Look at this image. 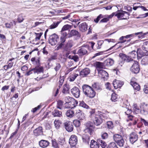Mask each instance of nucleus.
Wrapping results in <instances>:
<instances>
[{"label":"nucleus","mask_w":148,"mask_h":148,"mask_svg":"<svg viewBox=\"0 0 148 148\" xmlns=\"http://www.w3.org/2000/svg\"><path fill=\"white\" fill-rule=\"evenodd\" d=\"M40 57L37 58H32L31 60L32 64L35 66V67L33 69V70L34 71V74L37 73L38 74L44 72V67L40 66Z\"/></svg>","instance_id":"f257e3e1"},{"label":"nucleus","mask_w":148,"mask_h":148,"mask_svg":"<svg viewBox=\"0 0 148 148\" xmlns=\"http://www.w3.org/2000/svg\"><path fill=\"white\" fill-rule=\"evenodd\" d=\"M137 52L135 50H134L129 53L128 56H127L123 53H121L119 54V56L120 58L124 60L127 62H133L135 61L133 60V58L137 57Z\"/></svg>","instance_id":"f03ea898"},{"label":"nucleus","mask_w":148,"mask_h":148,"mask_svg":"<svg viewBox=\"0 0 148 148\" xmlns=\"http://www.w3.org/2000/svg\"><path fill=\"white\" fill-rule=\"evenodd\" d=\"M82 88L83 92L86 96L90 98H93L95 97L96 93L91 86L85 84L82 86Z\"/></svg>","instance_id":"7ed1b4c3"},{"label":"nucleus","mask_w":148,"mask_h":148,"mask_svg":"<svg viewBox=\"0 0 148 148\" xmlns=\"http://www.w3.org/2000/svg\"><path fill=\"white\" fill-rule=\"evenodd\" d=\"M59 40L58 36L54 34L49 36V43L52 45H54L57 43Z\"/></svg>","instance_id":"20e7f679"},{"label":"nucleus","mask_w":148,"mask_h":148,"mask_svg":"<svg viewBox=\"0 0 148 148\" xmlns=\"http://www.w3.org/2000/svg\"><path fill=\"white\" fill-rule=\"evenodd\" d=\"M86 128L84 130V132L86 133H88L90 135L92 134L93 130L94 128L93 124L90 122L86 123L85 124Z\"/></svg>","instance_id":"39448f33"},{"label":"nucleus","mask_w":148,"mask_h":148,"mask_svg":"<svg viewBox=\"0 0 148 148\" xmlns=\"http://www.w3.org/2000/svg\"><path fill=\"white\" fill-rule=\"evenodd\" d=\"M132 62L133 64L130 68L131 71L135 74L138 73L140 70L138 63L136 61Z\"/></svg>","instance_id":"423d86ee"},{"label":"nucleus","mask_w":148,"mask_h":148,"mask_svg":"<svg viewBox=\"0 0 148 148\" xmlns=\"http://www.w3.org/2000/svg\"><path fill=\"white\" fill-rule=\"evenodd\" d=\"M64 125L65 129L68 132H71L73 131V127L72 122L67 121L64 123Z\"/></svg>","instance_id":"0eeeda50"},{"label":"nucleus","mask_w":148,"mask_h":148,"mask_svg":"<svg viewBox=\"0 0 148 148\" xmlns=\"http://www.w3.org/2000/svg\"><path fill=\"white\" fill-rule=\"evenodd\" d=\"M77 137L75 135H72L71 136L69 143L71 146L72 147L75 146L77 144Z\"/></svg>","instance_id":"6e6552de"},{"label":"nucleus","mask_w":148,"mask_h":148,"mask_svg":"<svg viewBox=\"0 0 148 148\" xmlns=\"http://www.w3.org/2000/svg\"><path fill=\"white\" fill-rule=\"evenodd\" d=\"M138 137L137 134L135 132H132L129 136V140L130 142L133 144L138 139Z\"/></svg>","instance_id":"1a4fd4ad"},{"label":"nucleus","mask_w":148,"mask_h":148,"mask_svg":"<svg viewBox=\"0 0 148 148\" xmlns=\"http://www.w3.org/2000/svg\"><path fill=\"white\" fill-rule=\"evenodd\" d=\"M79 30L82 32L86 31L88 28V25L86 22H83L80 23L79 22L77 23Z\"/></svg>","instance_id":"9d476101"},{"label":"nucleus","mask_w":148,"mask_h":148,"mask_svg":"<svg viewBox=\"0 0 148 148\" xmlns=\"http://www.w3.org/2000/svg\"><path fill=\"white\" fill-rule=\"evenodd\" d=\"M88 49V47L87 46H82L80 47L77 52L80 55H84L87 53Z\"/></svg>","instance_id":"9b49d317"},{"label":"nucleus","mask_w":148,"mask_h":148,"mask_svg":"<svg viewBox=\"0 0 148 148\" xmlns=\"http://www.w3.org/2000/svg\"><path fill=\"white\" fill-rule=\"evenodd\" d=\"M112 84L115 89L121 88L123 84V82L121 81L115 79L113 82Z\"/></svg>","instance_id":"f8f14e48"},{"label":"nucleus","mask_w":148,"mask_h":148,"mask_svg":"<svg viewBox=\"0 0 148 148\" xmlns=\"http://www.w3.org/2000/svg\"><path fill=\"white\" fill-rule=\"evenodd\" d=\"M71 92L72 94L76 98L79 97L80 91L77 87H74L71 89Z\"/></svg>","instance_id":"ddd939ff"},{"label":"nucleus","mask_w":148,"mask_h":148,"mask_svg":"<svg viewBox=\"0 0 148 148\" xmlns=\"http://www.w3.org/2000/svg\"><path fill=\"white\" fill-rule=\"evenodd\" d=\"M34 134L37 136L43 134L42 128V127H39L33 131Z\"/></svg>","instance_id":"4468645a"},{"label":"nucleus","mask_w":148,"mask_h":148,"mask_svg":"<svg viewBox=\"0 0 148 148\" xmlns=\"http://www.w3.org/2000/svg\"><path fill=\"white\" fill-rule=\"evenodd\" d=\"M91 120L93 121L94 125L97 126L99 125L103 122V120L102 119L99 117V118H97L95 117L92 119Z\"/></svg>","instance_id":"2eb2a0df"},{"label":"nucleus","mask_w":148,"mask_h":148,"mask_svg":"<svg viewBox=\"0 0 148 148\" xmlns=\"http://www.w3.org/2000/svg\"><path fill=\"white\" fill-rule=\"evenodd\" d=\"M90 72V70L88 68H86L81 71L80 73L81 77H84L87 76Z\"/></svg>","instance_id":"dca6fc26"},{"label":"nucleus","mask_w":148,"mask_h":148,"mask_svg":"<svg viewBox=\"0 0 148 148\" xmlns=\"http://www.w3.org/2000/svg\"><path fill=\"white\" fill-rule=\"evenodd\" d=\"M74 36L80 37V35L78 32L75 30H71L69 33L68 34V37L69 38Z\"/></svg>","instance_id":"f3484780"},{"label":"nucleus","mask_w":148,"mask_h":148,"mask_svg":"<svg viewBox=\"0 0 148 148\" xmlns=\"http://www.w3.org/2000/svg\"><path fill=\"white\" fill-rule=\"evenodd\" d=\"M39 145L41 147L44 148L47 147L49 143L48 140H42L39 142Z\"/></svg>","instance_id":"a211bd4d"},{"label":"nucleus","mask_w":148,"mask_h":148,"mask_svg":"<svg viewBox=\"0 0 148 148\" xmlns=\"http://www.w3.org/2000/svg\"><path fill=\"white\" fill-rule=\"evenodd\" d=\"M137 53V57L138 58H140L143 56H148V52H143L140 49H138Z\"/></svg>","instance_id":"6ab92c4d"},{"label":"nucleus","mask_w":148,"mask_h":148,"mask_svg":"<svg viewBox=\"0 0 148 148\" xmlns=\"http://www.w3.org/2000/svg\"><path fill=\"white\" fill-rule=\"evenodd\" d=\"M97 114L98 115L99 117L101 119L103 118L106 119L108 118V113L106 112H103L98 111L97 112Z\"/></svg>","instance_id":"aec40b11"},{"label":"nucleus","mask_w":148,"mask_h":148,"mask_svg":"<svg viewBox=\"0 0 148 148\" xmlns=\"http://www.w3.org/2000/svg\"><path fill=\"white\" fill-rule=\"evenodd\" d=\"M114 61L112 59L109 58L107 59L104 62L105 66H110L112 65L114 63Z\"/></svg>","instance_id":"412c9836"},{"label":"nucleus","mask_w":148,"mask_h":148,"mask_svg":"<svg viewBox=\"0 0 148 148\" xmlns=\"http://www.w3.org/2000/svg\"><path fill=\"white\" fill-rule=\"evenodd\" d=\"M98 73L99 75L102 78H105L108 76V73L105 71L103 70H98Z\"/></svg>","instance_id":"4be33fe9"},{"label":"nucleus","mask_w":148,"mask_h":148,"mask_svg":"<svg viewBox=\"0 0 148 148\" xmlns=\"http://www.w3.org/2000/svg\"><path fill=\"white\" fill-rule=\"evenodd\" d=\"M90 148H99V144L98 142L95 141L93 140L91 141L90 145Z\"/></svg>","instance_id":"5701e85b"},{"label":"nucleus","mask_w":148,"mask_h":148,"mask_svg":"<svg viewBox=\"0 0 148 148\" xmlns=\"http://www.w3.org/2000/svg\"><path fill=\"white\" fill-rule=\"evenodd\" d=\"M75 115L80 120H83L84 118V114H82V112L80 110H77Z\"/></svg>","instance_id":"b1692460"},{"label":"nucleus","mask_w":148,"mask_h":148,"mask_svg":"<svg viewBox=\"0 0 148 148\" xmlns=\"http://www.w3.org/2000/svg\"><path fill=\"white\" fill-rule=\"evenodd\" d=\"M130 84L133 86L134 90L138 91L140 89V87L139 85L136 82L131 81L130 82Z\"/></svg>","instance_id":"393cba45"},{"label":"nucleus","mask_w":148,"mask_h":148,"mask_svg":"<svg viewBox=\"0 0 148 148\" xmlns=\"http://www.w3.org/2000/svg\"><path fill=\"white\" fill-rule=\"evenodd\" d=\"M97 141L102 148H108L105 142L104 141H103L101 139H98Z\"/></svg>","instance_id":"a878e982"},{"label":"nucleus","mask_w":148,"mask_h":148,"mask_svg":"<svg viewBox=\"0 0 148 148\" xmlns=\"http://www.w3.org/2000/svg\"><path fill=\"white\" fill-rule=\"evenodd\" d=\"M52 114L54 117H60L62 116V112L57 110H55L52 112Z\"/></svg>","instance_id":"bb28decb"},{"label":"nucleus","mask_w":148,"mask_h":148,"mask_svg":"<svg viewBox=\"0 0 148 148\" xmlns=\"http://www.w3.org/2000/svg\"><path fill=\"white\" fill-rule=\"evenodd\" d=\"M141 63L145 65H148V56H146L144 57L141 61Z\"/></svg>","instance_id":"cd10ccee"},{"label":"nucleus","mask_w":148,"mask_h":148,"mask_svg":"<svg viewBox=\"0 0 148 148\" xmlns=\"http://www.w3.org/2000/svg\"><path fill=\"white\" fill-rule=\"evenodd\" d=\"M117 144L120 147H122L124 146L125 144V141L123 137L116 142Z\"/></svg>","instance_id":"c85d7f7f"},{"label":"nucleus","mask_w":148,"mask_h":148,"mask_svg":"<svg viewBox=\"0 0 148 148\" xmlns=\"http://www.w3.org/2000/svg\"><path fill=\"white\" fill-rule=\"evenodd\" d=\"M66 116L70 118H72L74 115V113L73 111L69 110L67 111L66 113Z\"/></svg>","instance_id":"c756f323"},{"label":"nucleus","mask_w":148,"mask_h":148,"mask_svg":"<svg viewBox=\"0 0 148 148\" xmlns=\"http://www.w3.org/2000/svg\"><path fill=\"white\" fill-rule=\"evenodd\" d=\"M96 68L98 69L103 68L105 66L104 62L103 63L96 62L95 63Z\"/></svg>","instance_id":"7c9ffc66"},{"label":"nucleus","mask_w":148,"mask_h":148,"mask_svg":"<svg viewBox=\"0 0 148 148\" xmlns=\"http://www.w3.org/2000/svg\"><path fill=\"white\" fill-rule=\"evenodd\" d=\"M79 106L86 109H89V107L83 101H80L79 102Z\"/></svg>","instance_id":"2f4dec72"},{"label":"nucleus","mask_w":148,"mask_h":148,"mask_svg":"<svg viewBox=\"0 0 148 148\" xmlns=\"http://www.w3.org/2000/svg\"><path fill=\"white\" fill-rule=\"evenodd\" d=\"M83 141L85 143H88L90 140V137L88 135L85 134L82 136Z\"/></svg>","instance_id":"473e14b6"},{"label":"nucleus","mask_w":148,"mask_h":148,"mask_svg":"<svg viewBox=\"0 0 148 148\" xmlns=\"http://www.w3.org/2000/svg\"><path fill=\"white\" fill-rule=\"evenodd\" d=\"M69 85L68 84H65L64 86L62 92L64 93H68L69 92Z\"/></svg>","instance_id":"72a5a7b5"},{"label":"nucleus","mask_w":148,"mask_h":148,"mask_svg":"<svg viewBox=\"0 0 148 148\" xmlns=\"http://www.w3.org/2000/svg\"><path fill=\"white\" fill-rule=\"evenodd\" d=\"M142 49L146 52H148V41L143 43L142 47Z\"/></svg>","instance_id":"f704fd0d"},{"label":"nucleus","mask_w":148,"mask_h":148,"mask_svg":"<svg viewBox=\"0 0 148 148\" xmlns=\"http://www.w3.org/2000/svg\"><path fill=\"white\" fill-rule=\"evenodd\" d=\"M122 13H123L122 17H123L122 19H127L129 18V16L130 15V14L126 11H122Z\"/></svg>","instance_id":"c9c22d12"},{"label":"nucleus","mask_w":148,"mask_h":148,"mask_svg":"<svg viewBox=\"0 0 148 148\" xmlns=\"http://www.w3.org/2000/svg\"><path fill=\"white\" fill-rule=\"evenodd\" d=\"M122 137L121 136L118 134H115L113 136L114 140L116 143Z\"/></svg>","instance_id":"e433bc0d"},{"label":"nucleus","mask_w":148,"mask_h":148,"mask_svg":"<svg viewBox=\"0 0 148 148\" xmlns=\"http://www.w3.org/2000/svg\"><path fill=\"white\" fill-rule=\"evenodd\" d=\"M72 27V26L69 25H66L63 26L61 30L62 31H64L71 29Z\"/></svg>","instance_id":"4c0bfd02"},{"label":"nucleus","mask_w":148,"mask_h":148,"mask_svg":"<svg viewBox=\"0 0 148 148\" xmlns=\"http://www.w3.org/2000/svg\"><path fill=\"white\" fill-rule=\"evenodd\" d=\"M134 112L136 114H138L139 112H140V110L138 108L136 104L134 105V107L133 108Z\"/></svg>","instance_id":"58836bf2"},{"label":"nucleus","mask_w":148,"mask_h":148,"mask_svg":"<svg viewBox=\"0 0 148 148\" xmlns=\"http://www.w3.org/2000/svg\"><path fill=\"white\" fill-rule=\"evenodd\" d=\"M64 100L66 103H70L73 101L74 100V99L70 97H65Z\"/></svg>","instance_id":"ea45409f"},{"label":"nucleus","mask_w":148,"mask_h":148,"mask_svg":"<svg viewBox=\"0 0 148 148\" xmlns=\"http://www.w3.org/2000/svg\"><path fill=\"white\" fill-rule=\"evenodd\" d=\"M35 34L36 35V37L35 39V41H37L40 39V38L43 34L42 32L40 33H35Z\"/></svg>","instance_id":"a19ab883"},{"label":"nucleus","mask_w":148,"mask_h":148,"mask_svg":"<svg viewBox=\"0 0 148 148\" xmlns=\"http://www.w3.org/2000/svg\"><path fill=\"white\" fill-rule=\"evenodd\" d=\"M52 146L54 148H59L58 144L55 139L52 140H51Z\"/></svg>","instance_id":"79ce46f5"},{"label":"nucleus","mask_w":148,"mask_h":148,"mask_svg":"<svg viewBox=\"0 0 148 148\" xmlns=\"http://www.w3.org/2000/svg\"><path fill=\"white\" fill-rule=\"evenodd\" d=\"M107 127L109 129H112L114 127V125L112 121H109L107 122Z\"/></svg>","instance_id":"37998d69"},{"label":"nucleus","mask_w":148,"mask_h":148,"mask_svg":"<svg viewBox=\"0 0 148 148\" xmlns=\"http://www.w3.org/2000/svg\"><path fill=\"white\" fill-rule=\"evenodd\" d=\"M92 86L93 88L95 89L96 90L100 91L101 90V88L99 85L96 83H94L92 85Z\"/></svg>","instance_id":"c03bdc74"},{"label":"nucleus","mask_w":148,"mask_h":148,"mask_svg":"<svg viewBox=\"0 0 148 148\" xmlns=\"http://www.w3.org/2000/svg\"><path fill=\"white\" fill-rule=\"evenodd\" d=\"M54 123L56 128L57 129H59L60 126V121L58 120H56L54 121Z\"/></svg>","instance_id":"a18cd8bd"},{"label":"nucleus","mask_w":148,"mask_h":148,"mask_svg":"<svg viewBox=\"0 0 148 148\" xmlns=\"http://www.w3.org/2000/svg\"><path fill=\"white\" fill-rule=\"evenodd\" d=\"M108 148H118L117 145L114 142L110 143L108 145Z\"/></svg>","instance_id":"49530a36"},{"label":"nucleus","mask_w":148,"mask_h":148,"mask_svg":"<svg viewBox=\"0 0 148 148\" xmlns=\"http://www.w3.org/2000/svg\"><path fill=\"white\" fill-rule=\"evenodd\" d=\"M78 101H77L74 99V100L73 101L71 102L70 103L71 105V107H72V109L75 107L78 104Z\"/></svg>","instance_id":"de8ad7c7"},{"label":"nucleus","mask_w":148,"mask_h":148,"mask_svg":"<svg viewBox=\"0 0 148 148\" xmlns=\"http://www.w3.org/2000/svg\"><path fill=\"white\" fill-rule=\"evenodd\" d=\"M95 110L94 109H91V110L90 111V116L91 119L95 117Z\"/></svg>","instance_id":"09e8293b"},{"label":"nucleus","mask_w":148,"mask_h":148,"mask_svg":"<svg viewBox=\"0 0 148 148\" xmlns=\"http://www.w3.org/2000/svg\"><path fill=\"white\" fill-rule=\"evenodd\" d=\"M73 123L76 127H79L80 125V121L77 120H75L73 121Z\"/></svg>","instance_id":"8fccbe9b"},{"label":"nucleus","mask_w":148,"mask_h":148,"mask_svg":"<svg viewBox=\"0 0 148 148\" xmlns=\"http://www.w3.org/2000/svg\"><path fill=\"white\" fill-rule=\"evenodd\" d=\"M64 45V44L59 42L57 45V47L56 50H58L60 49H61L63 47Z\"/></svg>","instance_id":"3c124183"},{"label":"nucleus","mask_w":148,"mask_h":148,"mask_svg":"<svg viewBox=\"0 0 148 148\" xmlns=\"http://www.w3.org/2000/svg\"><path fill=\"white\" fill-rule=\"evenodd\" d=\"M115 93H113L112 95L111 100L112 101L115 102L117 101V97Z\"/></svg>","instance_id":"603ef678"},{"label":"nucleus","mask_w":148,"mask_h":148,"mask_svg":"<svg viewBox=\"0 0 148 148\" xmlns=\"http://www.w3.org/2000/svg\"><path fill=\"white\" fill-rule=\"evenodd\" d=\"M63 105V102L61 100H59L58 101L57 108L60 110L62 109V107Z\"/></svg>","instance_id":"864d4df0"},{"label":"nucleus","mask_w":148,"mask_h":148,"mask_svg":"<svg viewBox=\"0 0 148 148\" xmlns=\"http://www.w3.org/2000/svg\"><path fill=\"white\" fill-rule=\"evenodd\" d=\"M24 19L22 15H19L17 18V21L18 23H21L23 21Z\"/></svg>","instance_id":"5fc2aeb1"},{"label":"nucleus","mask_w":148,"mask_h":148,"mask_svg":"<svg viewBox=\"0 0 148 148\" xmlns=\"http://www.w3.org/2000/svg\"><path fill=\"white\" fill-rule=\"evenodd\" d=\"M59 23L58 22L56 23H53L49 27L50 29H53L55 28L56 27H57V26L59 24Z\"/></svg>","instance_id":"6e6d98bb"},{"label":"nucleus","mask_w":148,"mask_h":148,"mask_svg":"<svg viewBox=\"0 0 148 148\" xmlns=\"http://www.w3.org/2000/svg\"><path fill=\"white\" fill-rule=\"evenodd\" d=\"M71 105L70 103H65L64 104V107L65 108H71L72 109V107H71Z\"/></svg>","instance_id":"4d7b16f0"},{"label":"nucleus","mask_w":148,"mask_h":148,"mask_svg":"<svg viewBox=\"0 0 148 148\" xmlns=\"http://www.w3.org/2000/svg\"><path fill=\"white\" fill-rule=\"evenodd\" d=\"M115 16H116L118 18H122L123 13L122 12H115Z\"/></svg>","instance_id":"13d9d810"},{"label":"nucleus","mask_w":148,"mask_h":148,"mask_svg":"<svg viewBox=\"0 0 148 148\" xmlns=\"http://www.w3.org/2000/svg\"><path fill=\"white\" fill-rule=\"evenodd\" d=\"M103 17V15L101 14H100L97 17V18L94 19V21L96 23H98L99 20Z\"/></svg>","instance_id":"bf43d9fd"},{"label":"nucleus","mask_w":148,"mask_h":148,"mask_svg":"<svg viewBox=\"0 0 148 148\" xmlns=\"http://www.w3.org/2000/svg\"><path fill=\"white\" fill-rule=\"evenodd\" d=\"M41 107V106L40 105H39L37 107H35L34 108H33L32 110V112L33 113L35 112L37 110H39L40 108Z\"/></svg>","instance_id":"052dcab7"},{"label":"nucleus","mask_w":148,"mask_h":148,"mask_svg":"<svg viewBox=\"0 0 148 148\" xmlns=\"http://www.w3.org/2000/svg\"><path fill=\"white\" fill-rule=\"evenodd\" d=\"M108 134L106 132H104L102 133L101 137L102 139H105L108 138Z\"/></svg>","instance_id":"680f3d73"},{"label":"nucleus","mask_w":148,"mask_h":148,"mask_svg":"<svg viewBox=\"0 0 148 148\" xmlns=\"http://www.w3.org/2000/svg\"><path fill=\"white\" fill-rule=\"evenodd\" d=\"M140 120L142 124L143 123L145 126L148 125V122L146 120L142 118H141Z\"/></svg>","instance_id":"e2e57ef3"},{"label":"nucleus","mask_w":148,"mask_h":148,"mask_svg":"<svg viewBox=\"0 0 148 148\" xmlns=\"http://www.w3.org/2000/svg\"><path fill=\"white\" fill-rule=\"evenodd\" d=\"M61 67L59 63H56V66L54 68L55 70L56 71L59 70Z\"/></svg>","instance_id":"0e129e2a"},{"label":"nucleus","mask_w":148,"mask_h":148,"mask_svg":"<svg viewBox=\"0 0 148 148\" xmlns=\"http://www.w3.org/2000/svg\"><path fill=\"white\" fill-rule=\"evenodd\" d=\"M64 81V78L63 77H61L60 78V80L59 81V84H60V85H62Z\"/></svg>","instance_id":"69168bd1"},{"label":"nucleus","mask_w":148,"mask_h":148,"mask_svg":"<svg viewBox=\"0 0 148 148\" xmlns=\"http://www.w3.org/2000/svg\"><path fill=\"white\" fill-rule=\"evenodd\" d=\"M109 21L108 18H105L101 19L100 21V23L107 22Z\"/></svg>","instance_id":"338daca9"},{"label":"nucleus","mask_w":148,"mask_h":148,"mask_svg":"<svg viewBox=\"0 0 148 148\" xmlns=\"http://www.w3.org/2000/svg\"><path fill=\"white\" fill-rule=\"evenodd\" d=\"M144 91L145 93L148 94V85L145 86Z\"/></svg>","instance_id":"774afa93"}]
</instances>
